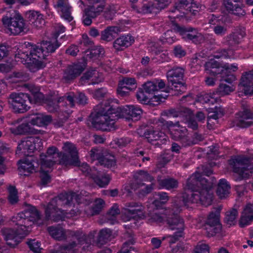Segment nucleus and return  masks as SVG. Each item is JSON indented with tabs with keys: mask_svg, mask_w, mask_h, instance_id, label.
<instances>
[{
	"mask_svg": "<svg viewBox=\"0 0 253 253\" xmlns=\"http://www.w3.org/2000/svg\"><path fill=\"white\" fill-rule=\"evenodd\" d=\"M55 159L46 154L42 153L40 154L41 169L52 167L55 163L56 161Z\"/></svg>",
	"mask_w": 253,
	"mask_h": 253,
	"instance_id": "obj_44",
	"label": "nucleus"
},
{
	"mask_svg": "<svg viewBox=\"0 0 253 253\" xmlns=\"http://www.w3.org/2000/svg\"><path fill=\"white\" fill-rule=\"evenodd\" d=\"M158 183L161 187L168 190L176 188L178 184L177 180L171 177L159 179Z\"/></svg>",
	"mask_w": 253,
	"mask_h": 253,
	"instance_id": "obj_42",
	"label": "nucleus"
},
{
	"mask_svg": "<svg viewBox=\"0 0 253 253\" xmlns=\"http://www.w3.org/2000/svg\"><path fill=\"white\" fill-rule=\"evenodd\" d=\"M84 198L75 192H69L62 193L57 197L52 199L45 208V217L41 221L52 220L58 222L62 220L66 214H70V216L77 215L80 213V210L77 207L72 209L68 213L66 211L59 208V206H71L73 205L75 207V204L82 203Z\"/></svg>",
	"mask_w": 253,
	"mask_h": 253,
	"instance_id": "obj_3",
	"label": "nucleus"
},
{
	"mask_svg": "<svg viewBox=\"0 0 253 253\" xmlns=\"http://www.w3.org/2000/svg\"><path fill=\"white\" fill-rule=\"evenodd\" d=\"M125 213L129 216L127 219L129 220L131 218H136L142 215L143 207L136 202H129L126 204Z\"/></svg>",
	"mask_w": 253,
	"mask_h": 253,
	"instance_id": "obj_25",
	"label": "nucleus"
},
{
	"mask_svg": "<svg viewBox=\"0 0 253 253\" xmlns=\"http://www.w3.org/2000/svg\"><path fill=\"white\" fill-rule=\"evenodd\" d=\"M187 133V129L184 127H178L170 131L171 138L175 141H179Z\"/></svg>",
	"mask_w": 253,
	"mask_h": 253,
	"instance_id": "obj_47",
	"label": "nucleus"
},
{
	"mask_svg": "<svg viewBox=\"0 0 253 253\" xmlns=\"http://www.w3.org/2000/svg\"><path fill=\"white\" fill-rule=\"evenodd\" d=\"M205 70L207 73L211 75L220 74L221 75V70H220V64L217 61L211 59L207 62L205 64Z\"/></svg>",
	"mask_w": 253,
	"mask_h": 253,
	"instance_id": "obj_37",
	"label": "nucleus"
},
{
	"mask_svg": "<svg viewBox=\"0 0 253 253\" xmlns=\"http://www.w3.org/2000/svg\"><path fill=\"white\" fill-rule=\"evenodd\" d=\"M142 88L145 93L148 95L155 94V92L158 91L157 83L148 81L143 84Z\"/></svg>",
	"mask_w": 253,
	"mask_h": 253,
	"instance_id": "obj_50",
	"label": "nucleus"
},
{
	"mask_svg": "<svg viewBox=\"0 0 253 253\" xmlns=\"http://www.w3.org/2000/svg\"><path fill=\"white\" fill-rule=\"evenodd\" d=\"M42 215L35 207L29 205L22 212L13 216L11 224L16 226L15 229L4 228L1 233L6 244L11 248H15L22 241V236L27 234L28 229L34 223H43Z\"/></svg>",
	"mask_w": 253,
	"mask_h": 253,
	"instance_id": "obj_2",
	"label": "nucleus"
},
{
	"mask_svg": "<svg viewBox=\"0 0 253 253\" xmlns=\"http://www.w3.org/2000/svg\"><path fill=\"white\" fill-rule=\"evenodd\" d=\"M26 18L30 21L35 23L37 27H42L44 24L42 14L34 10H30L26 13Z\"/></svg>",
	"mask_w": 253,
	"mask_h": 253,
	"instance_id": "obj_33",
	"label": "nucleus"
},
{
	"mask_svg": "<svg viewBox=\"0 0 253 253\" xmlns=\"http://www.w3.org/2000/svg\"><path fill=\"white\" fill-rule=\"evenodd\" d=\"M229 164L233 171L238 174L236 180L241 181L248 178L253 173V164L248 158L237 156L229 160Z\"/></svg>",
	"mask_w": 253,
	"mask_h": 253,
	"instance_id": "obj_7",
	"label": "nucleus"
},
{
	"mask_svg": "<svg viewBox=\"0 0 253 253\" xmlns=\"http://www.w3.org/2000/svg\"><path fill=\"white\" fill-rule=\"evenodd\" d=\"M221 70L220 81L231 84L236 80V77L230 73V70L235 71L238 69L237 65L234 64H225Z\"/></svg>",
	"mask_w": 253,
	"mask_h": 253,
	"instance_id": "obj_26",
	"label": "nucleus"
},
{
	"mask_svg": "<svg viewBox=\"0 0 253 253\" xmlns=\"http://www.w3.org/2000/svg\"><path fill=\"white\" fill-rule=\"evenodd\" d=\"M135 242V241L133 238L129 239L123 244L121 249L117 253H132V251L136 252L134 247L130 246Z\"/></svg>",
	"mask_w": 253,
	"mask_h": 253,
	"instance_id": "obj_51",
	"label": "nucleus"
},
{
	"mask_svg": "<svg viewBox=\"0 0 253 253\" xmlns=\"http://www.w3.org/2000/svg\"><path fill=\"white\" fill-rule=\"evenodd\" d=\"M179 142L181 147L185 148L191 147L194 145V140L188 135L187 133L182 138Z\"/></svg>",
	"mask_w": 253,
	"mask_h": 253,
	"instance_id": "obj_62",
	"label": "nucleus"
},
{
	"mask_svg": "<svg viewBox=\"0 0 253 253\" xmlns=\"http://www.w3.org/2000/svg\"><path fill=\"white\" fill-rule=\"evenodd\" d=\"M47 231L50 235L56 240L62 241L66 239L65 233L61 227L51 226L47 228Z\"/></svg>",
	"mask_w": 253,
	"mask_h": 253,
	"instance_id": "obj_40",
	"label": "nucleus"
},
{
	"mask_svg": "<svg viewBox=\"0 0 253 253\" xmlns=\"http://www.w3.org/2000/svg\"><path fill=\"white\" fill-rule=\"evenodd\" d=\"M213 111L210 112L208 116L207 126H211V122L213 119L215 121L217 120L219 118L222 117L224 115L223 109L220 107H215L214 109H212Z\"/></svg>",
	"mask_w": 253,
	"mask_h": 253,
	"instance_id": "obj_45",
	"label": "nucleus"
},
{
	"mask_svg": "<svg viewBox=\"0 0 253 253\" xmlns=\"http://www.w3.org/2000/svg\"><path fill=\"white\" fill-rule=\"evenodd\" d=\"M234 90L233 85H228L224 83H220L217 88L215 92L220 96H224L229 94Z\"/></svg>",
	"mask_w": 253,
	"mask_h": 253,
	"instance_id": "obj_49",
	"label": "nucleus"
},
{
	"mask_svg": "<svg viewBox=\"0 0 253 253\" xmlns=\"http://www.w3.org/2000/svg\"><path fill=\"white\" fill-rule=\"evenodd\" d=\"M119 84L127 87L129 90H133L136 88V81L134 78L125 77L120 81Z\"/></svg>",
	"mask_w": 253,
	"mask_h": 253,
	"instance_id": "obj_53",
	"label": "nucleus"
},
{
	"mask_svg": "<svg viewBox=\"0 0 253 253\" xmlns=\"http://www.w3.org/2000/svg\"><path fill=\"white\" fill-rule=\"evenodd\" d=\"M134 42V38L129 35L123 36L117 38L113 43V47L118 51L123 50L124 47H127Z\"/></svg>",
	"mask_w": 253,
	"mask_h": 253,
	"instance_id": "obj_29",
	"label": "nucleus"
},
{
	"mask_svg": "<svg viewBox=\"0 0 253 253\" xmlns=\"http://www.w3.org/2000/svg\"><path fill=\"white\" fill-rule=\"evenodd\" d=\"M61 43L56 39L42 41L40 45L33 44L28 42L18 47L15 51V57L24 64L32 72H35L45 66L44 60L53 53L60 46Z\"/></svg>",
	"mask_w": 253,
	"mask_h": 253,
	"instance_id": "obj_1",
	"label": "nucleus"
},
{
	"mask_svg": "<svg viewBox=\"0 0 253 253\" xmlns=\"http://www.w3.org/2000/svg\"><path fill=\"white\" fill-rule=\"evenodd\" d=\"M119 213L120 210L119 209L117 205H114L108 212V216L111 215L112 216L111 219H109V220L110 221V223L111 224H114L116 221L115 216Z\"/></svg>",
	"mask_w": 253,
	"mask_h": 253,
	"instance_id": "obj_61",
	"label": "nucleus"
},
{
	"mask_svg": "<svg viewBox=\"0 0 253 253\" xmlns=\"http://www.w3.org/2000/svg\"><path fill=\"white\" fill-rule=\"evenodd\" d=\"M45 101H47L46 103L47 104V109L49 111L53 112L58 110L59 108L58 103L59 102L58 100H57L56 99L54 98L49 99L48 100H45Z\"/></svg>",
	"mask_w": 253,
	"mask_h": 253,
	"instance_id": "obj_63",
	"label": "nucleus"
},
{
	"mask_svg": "<svg viewBox=\"0 0 253 253\" xmlns=\"http://www.w3.org/2000/svg\"><path fill=\"white\" fill-rule=\"evenodd\" d=\"M186 188L191 191L190 197L187 194L184 193L179 197L184 195L187 196L188 203H200L205 206H208L211 204L213 193L211 192L212 184L207 179L202 177L201 173L196 171L189 177L186 184Z\"/></svg>",
	"mask_w": 253,
	"mask_h": 253,
	"instance_id": "obj_4",
	"label": "nucleus"
},
{
	"mask_svg": "<svg viewBox=\"0 0 253 253\" xmlns=\"http://www.w3.org/2000/svg\"><path fill=\"white\" fill-rule=\"evenodd\" d=\"M104 201L101 199H97L91 209V215L98 214L103 209Z\"/></svg>",
	"mask_w": 253,
	"mask_h": 253,
	"instance_id": "obj_55",
	"label": "nucleus"
},
{
	"mask_svg": "<svg viewBox=\"0 0 253 253\" xmlns=\"http://www.w3.org/2000/svg\"><path fill=\"white\" fill-rule=\"evenodd\" d=\"M77 166L80 167V170L86 176H90L91 178L93 176L92 173H94V171H96L97 170L95 167L90 168L89 166L86 163H83L81 165H80V163L79 165Z\"/></svg>",
	"mask_w": 253,
	"mask_h": 253,
	"instance_id": "obj_58",
	"label": "nucleus"
},
{
	"mask_svg": "<svg viewBox=\"0 0 253 253\" xmlns=\"http://www.w3.org/2000/svg\"><path fill=\"white\" fill-rule=\"evenodd\" d=\"M71 235L78 241V243L76 241H72L67 244L60 246L57 250H55L53 253H75L77 252L79 245L85 244L86 246L83 247L84 250H88L92 241V235H86L83 232L72 231Z\"/></svg>",
	"mask_w": 253,
	"mask_h": 253,
	"instance_id": "obj_8",
	"label": "nucleus"
},
{
	"mask_svg": "<svg viewBox=\"0 0 253 253\" xmlns=\"http://www.w3.org/2000/svg\"><path fill=\"white\" fill-rule=\"evenodd\" d=\"M51 121L52 118L51 116L38 114L34 115V116L31 119L30 123L32 125L43 126L48 125Z\"/></svg>",
	"mask_w": 253,
	"mask_h": 253,
	"instance_id": "obj_31",
	"label": "nucleus"
},
{
	"mask_svg": "<svg viewBox=\"0 0 253 253\" xmlns=\"http://www.w3.org/2000/svg\"><path fill=\"white\" fill-rule=\"evenodd\" d=\"M116 108V116L117 119L120 118H125L127 120L136 121L139 120L142 114V110L139 107L134 105H126L120 106L118 104L115 103Z\"/></svg>",
	"mask_w": 253,
	"mask_h": 253,
	"instance_id": "obj_16",
	"label": "nucleus"
},
{
	"mask_svg": "<svg viewBox=\"0 0 253 253\" xmlns=\"http://www.w3.org/2000/svg\"><path fill=\"white\" fill-rule=\"evenodd\" d=\"M230 188L229 182L225 179H221L218 184L216 194L221 199L225 198L229 195Z\"/></svg>",
	"mask_w": 253,
	"mask_h": 253,
	"instance_id": "obj_35",
	"label": "nucleus"
},
{
	"mask_svg": "<svg viewBox=\"0 0 253 253\" xmlns=\"http://www.w3.org/2000/svg\"><path fill=\"white\" fill-rule=\"evenodd\" d=\"M103 9V5H90L84 11L83 22L84 25L89 26L92 23V19L99 15Z\"/></svg>",
	"mask_w": 253,
	"mask_h": 253,
	"instance_id": "obj_21",
	"label": "nucleus"
},
{
	"mask_svg": "<svg viewBox=\"0 0 253 253\" xmlns=\"http://www.w3.org/2000/svg\"><path fill=\"white\" fill-rule=\"evenodd\" d=\"M238 87L245 94H253V73L252 70L243 74Z\"/></svg>",
	"mask_w": 253,
	"mask_h": 253,
	"instance_id": "obj_19",
	"label": "nucleus"
},
{
	"mask_svg": "<svg viewBox=\"0 0 253 253\" xmlns=\"http://www.w3.org/2000/svg\"><path fill=\"white\" fill-rule=\"evenodd\" d=\"M29 248L34 253H40L42 248H40L41 243L35 239L30 240L27 242Z\"/></svg>",
	"mask_w": 253,
	"mask_h": 253,
	"instance_id": "obj_59",
	"label": "nucleus"
},
{
	"mask_svg": "<svg viewBox=\"0 0 253 253\" xmlns=\"http://www.w3.org/2000/svg\"><path fill=\"white\" fill-rule=\"evenodd\" d=\"M137 100L142 104H147L150 102L151 96L146 93L143 88H139L136 94Z\"/></svg>",
	"mask_w": 253,
	"mask_h": 253,
	"instance_id": "obj_54",
	"label": "nucleus"
},
{
	"mask_svg": "<svg viewBox=\"0 0 253 253\" xmlns=\"http://www.w3.org/2000/svg\"><path fill=\"white\" fill-rule=\"evenodd\" d=\"M8 200L11 204L14 205L18 201V197L17 196V190L15 187L10 186L8 188Z\"/></svg>",
	"mask_w": 253,
	"mask_h": 253,
	"instance_id": "obj_57",
	"label": "nucleus"
},
{
	"mask_svg": "<svg viewBox=\"0 0 253 253\" xmlns=\"http://www.w3.org/2000/svg\"><path fill=\"white\" fill-rule=\"evenodd\" d=\"M238 211L236 209L232 208L227 211L224 219V222L230 227L236 223V218L238 216Z\"/></svg>",
	"mask_w": 253,
	"mask_h": 253,
	"instance_id": "obj_43",
	"label": "nucleus"
},
{
	"mask_svg": "<svg viewBox=\"0 0 253 253\" xmlns=\"http://www.w3.org/2000/svg\"><path fill=\"white\" fill-rule=\"evenodd\" d=\"M116 109L114 102L105 101L96 106V111L90 114L88 121L91 126L97 130H114L116 128Z\"/></svg>",
	"mask_w": 253,
	"mask_h": 253,
	"instance_id": "obj_5",
	"label": "nucleus"
},
{
	"mask_svg": "<svg viewBox=\"0 0 253 253\" xmlns=\"http://www.w3.org/2000/svg\"><path fill=\"white\" fill-rule=\"evenodd\" d=\"M120 31L119 28L116 26L108 27L101 34V40L110 42L114 40Z\"/></svg>",
	"mask_w": 253,
	"mask_h": 253,
	"instance_id": "obj_34",
	"label": "nucleus"
},
{
	"mask_svg": "<svg viewBox=\"0 0 253 253\" xmlns=\"http://www.w3.org/2000/svg\"><path fill=\"white\" fill-rule=\"evenodd\" d=\"M40 173L41 184L43 186H45L50 182L51 177L47 172L43 170L42 169L41 170Z\"/></svg>",
	"mask_w": 253,
	"mask_h": 253,
	"instance_id": "obj_64",
	"label": "nucleus"
},
{
	"mask_svg": "<svg viewBox=\"0 0 253 253\" xmlns=\"http://www.w3.org/2000/svg\"><path fill=\"white\" fill-rule=\"evenodd\" d=\"M241 0H224L223 3L226 9L233 14L241 17L246 14V11L243 9L242 3H239Z\"/></svg>",
	"mask_w": 253,
	"mask_h": 253,
	"instance_id": "obj_24",
	"label": "nucleus"
},
{
	"mask_svg": "<svg viewBox=\"0 0 253 253\" xmlns=\"http://www.w3.org/2000/svg\"><path fill=\"white\" fill-rule=\"evenodd\" d=\"M116 7L114 5H109L106 7L104 13V17L106 20H112L116 13Z\"/></svg>",
	"mask_w": 253,
	"mask_h": 253,
	"instance_id": "obj_60",
	"label": "nucleus"
},
{
	"mask_svg": "<svg viewBox=\"0 0 253 253\" xmlns=\"http://www.w3.org/2000/svg\"><path fill=\"white\" fill-rule=\"evenodd\" d=\"M184 228L185 226H183L181 229L180 228V227L175 228L174 230H176V231H175L172 235L169 236L167 237L169 239V243L170 244H173L176 241L183 238L184 237Z\"/></svg>",
	"mask_w": 253,
	"mask_h": 253,
	"instance_id": "obj_48",
	"label": "nucleus"
},
{
	"mask_svg": "<svg viewBox=\"0 0 253 253\" xmlns=\"http://www.w3.org/2000/svg\"><path fill=\"white\" fill-rule=\"evenodd\" d=\"M191 113V110L184 107H178L174 108H170L165 111V114L168 117L177 118L181 116H186Z\"/></svg>",
	"mask_w": 253,
	"mask_h": 253,
	"instance_id": "obj_32",
	"label": "nucleus"
},
{
	"mask_svg": "<svg viewBox=\"0 0 253 253\" xmlns=\"http://www.w3.org/2000/svg\"><path fill=\"white\" fill-rule=\"evenodd\" d=\"M134 181L132 182L131 186L132 188L137 189L141 186L144 185L143 182L155 181L153 176L150 175L147 171L143 170H139L133 175Z\"/></svg>",
	"mask_w": 253,
	"mask_h": 253,
	"instance_id": "obj_22",
	"label": "nucleus"
},
{
	"mask_svg": "<svg viewBox=\"0 0 253 253\" xmlns=\"http://www.w3.org/2000/svg\"><path fill=\"white\" fill-rule=\"evenodd\" d=\"M188 199L186 195L181 197H177L171 208L165 210L163 216L156 213L153 215L152 218L157 222L166 223L171 230L178 227L181 229L184 226V222L178 214L182 211V207L188 203Z\"/></svg>",
	"mask_w": 253,
	"mask_h": 253,
	"instance_id": "obj_6",
	"label": "nucleus"
},
{
	"mask_svg": "<svg viewBox=\"0 0 253 253\" xmlns=\"http://www.w3.org/2000/svg\"><path fill=\"white\" fill-rule=\"evenodd\" d=\"M17 164L20 174L25 176L36 171L35 168L38 166V163L34 160L32 156L21 159L18 161Z\"/></svg>",
	"mask_w": 253,
	"mask_h": 253,
	"instance_id": "obj_20",
	"label": "nucleus"
},
{
	"mask_svg": "<svg viewBox=\"0 0 253 253\" xmlns=\"http://www.w3.org/2000/svg\"><path fill=\"white\" fill-rule=\"evenodd\" d=\"M1 21L3 25L7 27L14 35H17L25 32L26 29L25 20L21 14L16 11L7 13L3 16Z\"/></svg>",
	"mask_w": 253,
	"mask_h": 253,
	"instance_id": "obj_9",
	"label": "nucleus"
},
{
	"mask_svg": "<svg viewBox=\"0 0 253 253\" xmlns=\"http://www.w3.org/2000/svg\"><path fill=\"white\" fill-rule=\"evenodd\" d=\"M63 152L58 154L59 164L65 167L79 166L80 163L78 151L75 145L66 142L62 147Z\"/></svg>",
	"mask_w": 253,
	"mask_h": 253,
	"instance_id": "obj_12",
	"label": "nucleus"
},
{
	"mask_svg": "<svg viewBox=\"0 0 253 253\" xmlns=\"http://www.w3.org/2000/svg\"><path fill=\"white\" fill-rule=\"evenodd\" d=\"M17 134H26L33 133V129L28 124H22L18 126L16 129Z\"/></svg>",
	"mask_w": 253,
	"mask_h": 253,
	"instance_id": "obj_56",
	"label": "nucleus"
},
{
	"mask_svg": "<svg viewBox=\"0 0 253 253\" xmlns=\"http://www.w3.org/2000/svg\"><path fill=\"white\" fill-rule=\"evenodd\" d=\"M221 206H218L210 212L203 226L208 237H210L215 235L221 231L222 225L220 222L219 217Z\"/></svg>",
	"mask_w": 253,
	"mask_h": 253,
	"instance_id": "obj_13",
	"label": "nucleus"
},
{
	"mask_svg": "<svg viewBox=\"0 0 253 253\" xmlns=\"http://www.w3.org/2000/svg\"><path fill=\"white\" fill-rule=\"evenodd\" d=\"M92 174L93 175L92 178L94 181L101 187L108 185L111 179L109 174L102 173L97 170Z\"/></svg>",
	"mask_w": 253,
	"mask_h": 253,
	"instance_id": "obj_30",
	"label": "nucleus"
},
{
	"mask_svg": "<svg viewBox=\"0 0 253 253\" xmlns=\"http://www.w3.org/2000/svg\"><path fill=\"white\" fill-rule=\"evenodd\" d=\"M56 7L60 10L62 18L68 22L73 19L71 15V6L69 5L68 0H58Z\"/></svg>",
	"mask_w": 253,
	"mask_h": 253,
	"instance_id": "obj_28",
	"label": "nucleus"
},
{
	"mask_svg": "<svg viewBox=\"0 0 253 253\" xmlns=\"http://www.w3.org/2000/svg\"><path fill=\"white\" fill-rule=\"evenodd\" d=\"M253 111L248 105H242V110L236 114L235 123L237 126L246 128L253 124Z\"/></svg>",
	"mask_w": 253,
	"mask_h": 253,
	"instance_id": "obj_18",
	"label": "nucleus"
},
{
	"mask_svg": "<svg viewBox=\"0 0 253 253\" xmlns=\"http://www.w3.org/2000/svg\"><path fill=\"white\" fill-rule=\"evenodd\" d=\"M253 221V205L247 204L244 209L239 221L241 228L249 225Z\"/></svg>",
	"mask_w": 253,
	"mask_h": 253,
	"instance_id": "obj_27",
	"label": "nucleus"
},
{
	"mask_svg": "<svg viewBox=\"0 0 253 253\" xmlns=\"http://www.w3.org/2000/svg\"><path fill=\"white\" fill-rule=\"evenodd\" d=\"M143 136L145 137L148 141L151 142L153 141H157L161 138L165 137V134L161 131L154 130L153 128H147L144 130Z\"/></svg>",
	"mask_w": 253,
	"mask_h": 253,
	"instance_id": "obj_38",
	"label": "nucleus"
},
{
	"mask_svg": "<svg viewBox=\"0 0 253 253\" xmlns=\"http://www.w3.org/2000/svg\"><path fill=\"white\" fill-rule=\"evenodd\" d=\"M241 42V38L236 33H232L224 39L223 43L227 45L230 49H233Z\"/></svg>",
	"mask_w": 253,
	"mask_h": 253,
	"instance_id": "obj_39",
	"label": "nucleus"
},
{
	"mask_svg": "<svg viewBox=\"0 0 253 253\" xmlns=\"http://www.w3.org/2000/svg\"><path fill=\"white\" fill-rule=\"evenodd\" d=\"M99 163L101 165L108 168L114 167L116 165V160L114 156L112 155L102 156Z\"/></svg>",
	"mask_w": 253,
	"mask_h": 253,
	"instance_id": "obj_52",
	"label": "nucleus"
},
{
	"mask_svg": "<svg viewBox=\"0 0 253 253\" xmlns=\"http://www.w3.org/2000/svg\"><path fill=\"white\" fill-rule=\"evenodd\" d=\"M184 69L179 67H173L167 73L169 85L171 86V89L176 91L175 94H181L186 91V85L184 81Z\"/></svg>",
	"mask_w": 253,
	"mask_h": 253,
	"instance_id": "obj_10",
	"label": "nucleus"
},
{
	"mask_svg": "<svg viewBox=\"0 0 253 253\" xmlns=\"http://www.w3.org/2000/svg\"><path fill=\"white\" fill-rule=\"evenodd\" d=\"M173 29L186 41L199 44L204 40L203 35L198 32L197 29L192 27L180 26L175 24L174 25Z\"/></svg>",
	"mask_w": 253,
	"mask_h": 253,
	"instance_id": "obj_14",
	"label": "nucleus"
},
{
	"mask_svg": "<svg viewBox=\"0 0 253 253\" xmlns=\"http://www.w3.org/2000/svg\"><path fill=\"white\" fill-rule=\"evenodd\" d=\"M86 58L89 59H95L100 55L103 54L104 51L103 48L100 46H95L89 50L84 51Z\"/></svg>",
	"mask_w": 253,
	"mask_h": 253,
	"instance_id": "obj_46",
	"label": "nucleus"
},
{
	"mask_svg": "<svg viewBox=\"0 0 253 253\" xmlns=\"http://www.w3.org/2000/svg\"><path fill=\"white\" fill-rule=\"evenodd\" d=\"M113 238L112 231L109 229H102L99 234L97 244L99 246L111 240Z\"/></svg>",
	"mask_w": 253,
	"mask_h": 253,
	"instance_id": "obj_41",
	"label": "nucleus"
},
{
	"mask_svg": "<svg viewBox=\"0 0 253 253\" xmlns=\"http://www.w3.org/2000/svg\"><path fill=\"white\" fill-rule=\"evenodd\" d=\"M160 9L156 6V3L154 2L148 1L143 3V4L137 9L138 13H142L143 14L152 13L157 14L160 12Z\"/></svg>",
	"mask_w": 253,
	"mask_h": 253,
	"instance_id": "obj_36",
	"label": "nucleus"
},
{
	"mask_svg": "<svg viewBox=\"0 0 253 253\" xmlns=\"http://www.w3.org/2000/svg\"><path fill=\"white\" fill-rule=\"evenodd\" d=\"M86 64V59L83 57L77 62L68 65L64 71L63 79L67 82L74 80L82 73Z\"/></svg>",
	"mask_w": 253,
	"mask_h": 253,
	"instance_id": "obj_17",
	"label": "nucleus"
},
{
	"mask_svg": "<svg viewBox=\"0 0 253 253\" xmlns=\"http://www.w3.org/2000/svg\"><path fill=\"white\" fill-rule=\"evenodd\" d=\"M23 86L31 92V94L30 95V104L45 102L44 95L40 91V89L38 86L29 84H24Z\"/></svg>",
	"mask_w": 253,
	"mask_h": 253,
	"instance_id": "obj_23",
	"label": "nucleus"
},
{
	"mask_svg": "<svg viewBox=\"0 0 253 253\" xmlns=\"http://www.w3.org/2000/svg\"><path fill=\"white\" fill-rule=\"evenodd\" d=\"M7 99L10 107L16 113H24L31 108V100L28 93L12 92L9 95Z\"/></svg>",
	"mask_w": 253,
	"mask_h": 253,
	"instance_id": "obj_11",
	"label": "nucleus"
},
{
	"mask_svg": "<svg viewBox=\"0 0 253 253\" xmlns=\"http://www.w3.org/2000/svg\"><path fill=\"white\" fill-rule=\"evenodd\" d=\"M42 146V140L38 137H30L21 141L16 150L17 154L22 153L28 157L32 156L35 150H40Z\"/></svg>",
	"mask_w": 253,
	"mask_h": 253,
	"instance_id": "obj_15",
	"label": "nucleus"
}]
</instances>
